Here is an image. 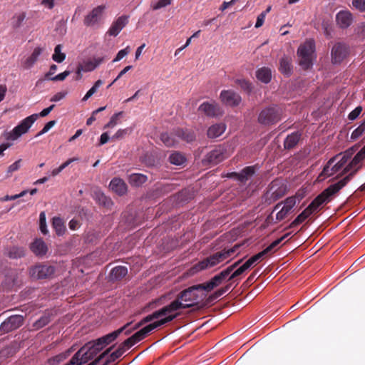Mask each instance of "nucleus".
I'll return each instance as SVG.
<instances>
[{"instance_id": "1", "label": "nucleus", "mask_w": 365, "mask_h": 365, "mask_svg": "<svg viewBox=\"0 0 365 365\" xmlns=\"http://www.w3.org/2000/svg\"><path fill=\"white\" fill-rule=\"evenodd\" d=\"M207 294L202 289L200 284L191 286L182 292L178 295L176 299L173 301L168 305L174 304L175 308L170 309L171 312L178 311L181 309H187L193 306L197 305L202 302Z\"/></svg>"}, {"instance_id": "2", "label": "nucleus", "mask_w": 365, "mask_h": 365, "mask_svg": "<svg viewBox=\"0 0 365 365\" xmlns=\"http://www.w3.org/2000/svg\"><path fill=\"white\" fill-rule=\"evenodd\" d=\"M357 148L358 145H356L346 150L344 153V156L341 158V163H336L335 165H332L338 155H335L330 158L326 163V165L324 166L322 171L317 177V181H323L327 178L332 176L333 175L339 172L344 165V164L347 162V160L354 153V152L357 150Z\"/></svg>"}, {"instance_id": "3", "label": "nucleus", "mask_w": 365, "mask_h": 365, "mask_svg": "<svg viewBox=\"0 0 365 365\" xmlns=\"http://www.w3.org/2000/svg\"><path fill=\"white\" fill-rule=\"evenodd\" d=\"M287 192V185L284 180L275 179L269 185L262 200L267 205H271L284 197Z\"/></svg>"}, {"instance_id": "4", "label": "nucleus", "mask_w": 365, "mask_h": 365, "mask_svg": "<svg viewBox=\"0 0 365 365\" xmlns=\"http://www.w3.org/2000/svg\"><path fill=\"white\" fill-rule=\"evenodd\" d=\"M242 259H240L232 264L227 267L226 269L221 271L219 274L215 275L210 279V280L200 284L202 289L205 290L206 294L211 292L215 288L217 287L226 279H228L229 275L233 271L234 269L237 268L238 265L242 262Z\"/></svg>"}, {"instance_id": "5", "label": "nucleus", "mask_w": 365, "mask_h": 365, "mask_svg": "<svg viewBox=\"0 0 365 365\" xmlns=\"http://www.w3.org/2000/svg\"><path fill=\"white\" fill-rule=\"evenodd\" d=\"M315 51V44L313 40H308L301 45L297 51L299 58V65L304 70L312 68V56Z\"/></svg>"}, {"instance_id": "6", "label": "nucleus", "mask_w": 365, "mask_h": 365, "mask_svg": "<svg viewBox=\"0 0 365 365\" xmlns=\"http://www.w3.org/2000/svg\"><path fill=\"white\" fill-rule=\"evenodd\" d=\"M235 252L233 249L217 252L195 264V268L200 271L212 267L224 261Z\"/></svg>"}, {"instance_id": "7", "label": "nucleus", "mask_w": 365, "mask_h": 365, "mask_svg": "<svg viewBox=\"0 0 365 365\" xmlns=\"http://www.w3.org/2000/svg\"><path fill=\"white\" fill-rule=\"evenodd\" d=\"M178 315H179V314H170L160 320L154 322L144 327L143 328H142L141 329L136 331L134 334L132 335V336H133L132 339H135V341L136 343L140 341L141 340L144 339L150 331H152L153 330H154L164 324H166L172 322L173 319L177 318L178 317Z\"/></svg>"}, {"instance_id": "8", "label": "nucleus", "mask_w": 365, "mask_h": 365, "mask_svg": "<svg viewBox=\"0 0 365 365\" xmlns=\"http://www.w3.org/2000/svg\"><path fill=\"white\" fill-rule=\"evenodd\" d=\"M38 118V115L32 114L22 120L18 125L14 127V129L7 134L6 139L15 140L23 134L26 133Z\"/></svg>"}, {"instance_id": "9", "label": "nucleus", "mask_w": 365, "mask_h": 365, "mask_svg": "<svg viewBox=\"0 0 365 365\" xmlns=\"http://www.w3.org/2000/svg\"><path fill=\"white\" fill-rule=\"evenodd\" d=\"M281 120V109L270 106L263 109L259 114L258 122L262 125H272Z\"/></svg>"}, {"instance_id": "10", "label": "nucleus", "mask_w": 365, "mask_h": 365, "mask_svg": "<svg viewBox=\"0 0 365 365\" xmlns=\"http://www.w3.org/2000/svg\"><path fill=\"white\" fill-rule=\"evenodd\" d=\"M336 195L333 190L329 186L318 195L307 207L313 214L319 210L322 205L331 201Z\"/></svg>"}, {"instance_id": "11", "label": "nucleus", "mask_w": 365, "mask_h": 365, "mask_svg": "<svg viewBox=\"0 0 365 365\" xmlns=\"http://www.w3.org/2000/svg\"><path fill=\"white\" fill-rule=\"evenodd\" d=\"M103 348V345L98 344V339H96L87 342L78 351H82L81 356L83 359V362L87 363L100 353Z\"/></svg>"}, {"instance_id": "12", "label": "nucleus", "mask_w": 365, "mask_h": 365, "mask_svg": "<svg viewBox=\"0 0 365 365\" xmlns=\"http://www.w3.org/2000/svg\"><path fill=\"white\" fill-rule=\"evenodd\" d=\"M24 318L21 315H12L6 319L0 325L2 333H9L23 325Z\"/></svg>"}, {"instance_id": "13", "label": "nucleus", "mask_w": 365, "mask_h": 365, "mask_svg": "<svg viewBox=\"0 0 365 365\" xmlns=\"http://www.w3.org/2000/svg\"><path fill=\"white\" fill-rule=\"evenodd\" d=\"M173 308H175L174 304H173V305L168 304V305L163 307V308L154 312L151 314L146 316L145 317L143 318L139 322H138L137 324H135V329H138L140 327H142L143 325H144L145 324L152 322L153 320H154L155 319H158L163 316L167 317L170 314H173L170 311V309H173ZM176 314L177 313H175V314Z\"/></svg>"}, {"instance_id": "14", "label": "nucleus", "mask_w": 365, "mask_h": 365, "mask_svg": "<svg viewBox=\"0 0 365 365\" xmlns=\"http://www.w3.org/2000/svg\"><path fill=\"white\" fill-rule=\"evenodd\" d=\"M55 269L53 266L38 264L32 267L30 269V274L33 278L46 279L53 274Z\"/></svg>"}, {"instance_id": "15", "label": "nucleus", "mask_w": 365, "mask_h": 365, "mask_svg": "<svg viewBox=\"0 0 365 365\" xmlns=\"http://www.w3.org/2000/svg\"><path fill=\"white\" fill-rule=\"evenodd\" d=\"M365 160V148L363 147L353 158L351 161L343 169L342 172L337 175V178L346 174L352 168L361 170L364 166V160Z\"/></svg>"}, {"instance_id": "16", "label": "nucleus", "mask_w": 365, "mask_h": 365, "mask_svg": "<svg viewBox=\"0 0 365 365\" xmlns=\"http://www.w3.org/2000/svg\"><path fill=\"white\" fill-rule=\"evenodd\" d=\"M105 9L106 6L104 5H100L94 8L85 16L83 19L84 25L87 27H93L97 25L101 19Z\"/></svg>"}, {"instance_id": "17", "label": "nucleus", "mask_w": 365, "mask_h": 365, "mask_svg": "<svg viewBox=\"0 0 365 365\" xmlns=\"http://www.w3.org/2000/svg\"><path fill=\"white\" fill-rule=\"evenodd\" d=\"M297 198L296 196L287 197L284 201V206L277 213L276 219L277 221H282L285 219L289 214L294 212V207L297 204Z\"/></svg>"}, {"instance_id": "18", "label": "nucleus", "mask_w": 365, "mask_h": 365, "mask_svg": "<svg viewBox=\"0 0 365 365\" xmlns=\"http://www.w3.org/2000/svg\"><path fill=\"white\" fill-rule=\"evenodd\" d=\"M226 158V150L222 146H218L208 153L204 160L208 163L217 165L224 160Z\"/></svg>"}, {"instance_id": "19", "label": "nucleus", "mask_w": 365, "mask_h": 365, "mask_svg": "<svg viewBox=\"0 0 365 365\" xmlns=\"http://www.w3.org/2000/svg\"><path fill=\"white\" fill-rule=\"evenodd\" d=\"M221 101L228 106H237L241 102V96L232 90H223L220 93Z\"/></svg>"}, {"instance_id": "20", "label": "nucleus", "mask_w": 365, "mask_h": 365, "mask_svg": "<svg viewBox=\"0 0 365 365\" xmlns=\"http://www.w3.org/2000/svg\"><path fill=\"white\" fill-rule=\"evenodd\" d=\"M331 62L340 63L348 55V48L341 43H336L331 49Z\"/></svg>"}, {"instance_id": "21", "label": "nucleus", "mask_w": 365, "mask_h": 365, "mask_svg": "<svg viewBox=\"0 0 365 365\" xmlns=\"http://www.w3.org/2000/svg\"><path fill=\"white\" fill-rule=\"evenodd\" d=\"M198 110L205 113L207 116L212 118L220 116L222 113L220 106L215 102H204L199 106Z\"/></svg>"}, {"instance_id": "22", "label": "nucleus", "mask_w": 365, "mask_h": 365, "mask_svg": "<svg viewBox=\"0 0 365 365\" xmlns=\"http://www.w3.org/2000/svg\"><path fill=\"white\" fill-rule=\"evenodd\" d=\"M128 16L123 15L118 17L109 28L108 34L110 36H116L120 31L128 24Z\"/></svg>"}, {"instance_id": "23", "label": "nucleus", "mask_w": 365, "mask_h": 365, "mask_svg": "<svg viewBox=\"0 0 365 365\" xmlns=\"http://www.w3.org/2000/svg\"><path fill=\"white\" fill-rule=\"evenodd\" d=\"M336 20L340 28L346 29L352 24V14L349 11H340L336 14Z\"/></svg>"}, {"instance_id": "24", "label": "nucleus", "mask_w": 365, "mask_h": 365, "mask_svg": "<svg viewBox=\"0 0 365 365\" xmlns=\"http://www.w3.org/2000/svg\"><path fill=\"white\" fill-rule=\"evenodd\" d=\"M173 134L178 138L187 143H191L195 140L196 135L195 132L190 129L176 128L173 130Z\"/></svg>"}, {"instance_id": "25", "label": "nucleus", "mask_w": 365, "mask_h": 365, "mask_svg": "<svg viewBox=\"0 0 365 365\" xmlns=\"http://www.w3.org/2000/svg\"><path fill=\"white\" fill-rule=\"evenodd\" d=\"M110 189L118 195H123L127 192L128 186L123 180L114 178L109 185Z\"/></svg>"}, {"instance_id": "26", "label": "nucleus", "mask_w": 365, "mask_h": 365, "mask_svg": "<svg viewBox=\"0 0 365 365\" xmlns=\"http://www.w3.org/2000/svg\"><path fill=\"white\" fill-rule=\"evenodd\" d=\"M226 128L227 125L224 123L213 124L208 128L207 135L211 139L217 138L225 133Z\"/></svg>"}, {"instance_id": "27", "label": "nucleus", "mask_w": 365, "mask_h": 365, "mask_svg": "<svg viewBox=\"0 0 365 365\" xmlns=\"http://www.w3.org/2000/svg\"><path fill=\"white\" fill-rule=\"evenodd\" d=\"M255 173V168L254 166H247L242 170L240 173H232L230 175L234 176L241 182H245Z\"/></svg>"}, {"instance_id": "28", "label": "nucleus", "mask_w": 365, "mask_h": 365, "mask_svg": "<svg viewBox=\"0 0 365 365\" xmlns=\"http://www.w3.org/2000/svg\"><path fill=\"white\" fill-rule=\"evenodd\" d=\"M302 134L299 132H294L288 135L284 141V148L287 150L294 148L299 143Z\"/></svg>"}, {"instance_id": "29", "label": "nucleus", "mask_w": 365, "mask_h": 365, "mask_svg": "<svg viewBox=\"0 0 365 365\" xmlns=\"http://www.w3.org/2000/svg\"><path fill=\"white\" fill-rule=\"evenodd\" d=\"M123 333L122 329H118L111 333H109L102 337H100L98 339V344L103 345L106 347L107 345L110 344L111 342L115 341L120 334Z\"/></svg>"}, {"instance_id": "30", "label": "nucleus", "mask_w": 365, "mask_h": 365, "mask_svg": "<svg viewBox=\"0 0 365 365\" xmlns=\"http://www.w3.org/2000/svg\"><path fill=\"white\" fill-rule=\"evenodd\" d=\"M30 248L36 255L40 256L46 255L48 250L46 243L41 239L36 240L32 242Z\"/></svg>"}, {"instance_id": "31", "label": "nucleus", "mask_w": 365, "mask_h": 365, "mask_svg": "<svg viewBox=\"0 0 365 365\" xmlns=\"http://www.w3.org/2000/svg\"><path fill=\"white\" fill-rule=\"evenodd\" d=\"M279 71L284 76H289L292 73L291 58L284 56L279 60Z\"/></svg>"}, {"instance_id": "32", "label": "nucleus", "mask_w": 365, "mask_h": 365, "mask_svg": "<svg viewBox=\"0 0 365 365\" xmlns=\"http://www.w3.org/2000/svg\"><path fill=\"white\" fill-rule=\"evenodd\" d=\"M4 255L13 259L21 258L25 255V249L22 247L13 246L7 248Z\"/></svg>"}, {"instance_id": "33", "label": "nucleus", "mask_w": 365, "mask_h": 365, "mask_svg": "<svg viewBox=\"0 0 365 365\" xmlns=\"http://www.w3.org/2000/svg\"><path fill=\"white\" fill-rule=\"evenodd\" d=\"M147 175L141 173H132L128 177L129 183L134 187H139L146 182Z\"/></svg>"}, {"instance_id": "34", "label": "nucleus", "mask_w": 365, "mask_h": 365, "mask_svg": "<svg viewBox=\"0 0 365 365\" xmlns=\"http://www.w3.org/2000/svg\"><path fill=\"white\" fill-rule=\"evenodd\" d=\"M257 78L264 83H268L272 78V72L269 68L262 67L256 71Z\"/></svg>"}, {"instance_id": "35", "label": "nucleus", "mask_w": 365, "mask_h": 365, "mask_svg": "<svg viewBox=\"0 0 365 365\" xmlns=\"http://www.w3.org/2000/svg\"><path fill=\"white\" fill-rule=\"evenodd\" d=\"M160 140L167 147L175 146L178 143V138L173 134V130L170 133H161Z\"/></svg>"}, {"instance_id": "36", "label": "nucleus", "mask_w": 365, "mask_h": 365, "mask_svg": "<svg viewBox=\"0 0 365 365\" xmlns=\"http://www.w3.org/2000/svg\"><path fill=\"white\" fill-rule=\"evenodd\" d=\"M41 52L42 48L40 47L35 48L31 55L23 62L24 67L25 68H31L38 60V58L41 55Z\"/></svg>"}, {"instance_id": "37", "label": "nucleus", "mask_w": 365, "mask_h": 365, "mask_svg": "<svg viewBox=\"0 0 365 365\" xmlns=\"http://www.w3.org/2000/svg\"><path fill=\"white\" fill-rule=\"evenodd\" d=\"M247 270L245 269V267L242 264L240 267H239L236 269H233V271L231 272V274L229 275V277L227 279L228 282L235 283L236 282V285L239 284V280L240 277L244 275Z\"/></svg>"}, {"instance_id": "38", "label": "nucleus", "mask_w": 365, "mask_h": 365, "mask_svg": "<svg viewBox=\"0 0 365 365\" xmlns=\"http://www.w3.org/2000/svg\"><path fill=\"white\" fill-rule=\"evenodd\" d=\"M348 174L341 180L338 181L336 183L330 185V187L333 190V191L336 194L339 192L344 187H345L354 178V176L351 175L349 173Z\"/></svg>"}, {"instance_id": "39", "label": "nucleus", "mask_w": 365, "mask_h": 365, "mask_svg": "<svg viewBox=\"0 0 365 365\" xmlns=\"http://www.w3.org/2000/svg\"><path fill=\"white\" fill-rule=\"evenodd\" d=\"M310 211L306 208L302 212H301L286 229H290L298 226L302 224L307 218L311 215Z\"/></svg>"}, {"instance_id": "40", "label": "nucleus", "mask_w": 365, "mask_h": 365, "mask_svg": "<svg viewBox=\"0 0 365 365\" xmlns=\"http://www.w3.org/2000/svg\"><path fill=\"white\" fill-rule=\"evenodd\" d=\"M128 274V269L124 266H117L111 269L110 274L113 279L120 280Z\"/></svg>"}, {"instance_id": "41", "label": "nucleus", "mask_w": 365, "mask_h": 365, "mask_svg": "<svg viewBox=\"0 0 365 365\" xmlns=\"http://www.w3.org/2000/svg\"><path fill=\"white\" fill-rule=\"evenodd\" d=\"M96 200L104 207H110L112 205L111 199L101 191H97L94 194Z\"/></svg>"}, {"instance_id": "42", "label": "nucleus", "mask_w": 365, "mask_h": 365, "mask_svg": "<svg viewBox=\"0 0 365 365\" xmlns=\"http://www.w3.org/2000/svg\"><path fill=\"white\" fill-rule=\"evenodd\" d=\"M52 226L58 235H62L66 230L63 220L58 217L53 218Z\"/></svg>"}, {"instance_id": "43", "label": "nucleus", "mask_w": 365, "mask_h": 365, "mask_svg": "<svg viewBox=\"0 0 365 365\" xmlns=\"http://www.w3.org/2000/svg\"><path fill=\"white\" fill-rule=\"evenodd\" d=\"M26 19V13L25 12H20L18 14H16L14 15V16L11 19V26L14 29H18L21 26L22 23Z\"/></svg>"}, {"instance_id": "44", "label": "nucleus", "mask_w": 365, "mask_h": 365, "mask_svg": "<svg viewBox=\"0 0 365 365\" xmlns=\"http://www.w3.org/2000/svg\"><path fill=\"white\" fill-rule=\"evenodd\" d=\"M169 160L173 165H181L185 163V158L182 154L175 152L170 155Z\"/></svg>"}, {"instance_id": "45", "label": "nucleus", "mask_w": 365, "mask_h": 365, "mask_svg": "<svg viewBox=\"0 0 365 365\" xmlns=\"http://www.w3.org/2000/svg\"><path fill=\"white\" fill-rule=\"evenodd\" d=\"M103 84V81L101 79L96 81L93 86L87 91L84 97L82 98L83 101H86L90 97H91L98 89Z\"/></svg>"}, {"instance_id": "46", "label": "nucleus", "mask_w": 365, "mask_h": 365, "mask_svg": "<svg viewBox=\"0 0 365 365\" xmlns=\"http://www.w3.org/2000/svg\"><path fill=\"white\" fill-rule=\"evenodd\" d=\"M52 58L57 63L63 62L66 58V54L61 53V45H57L54 48V53L52 56Z\"/></svg>"}, {"instance_id": "47", "label": "nucleus", "mask_w": 365, "mask_h": 365, "mask_svg": "<svg viewBox=\"0 0 365 365\" xmlns=\"http://www.w3.org/2000/svg\"><path fill=\"white\" fill-rule=\"evenodd\" d=\"M133 131L131 128L119 129L111 138L113 140H118L124 138L126 135H130Z\"/></svg>"}, {"instance_id": "48", "label": "nucleus", "mask_w": 365, "mask_h": 365, "mask_svg": "<svg viewBox=\"0 0 365 365\" xmlns=\"http://www.w3.org/2000/svg\"><path fill=\"white\" fill-rule=\"evenodd\" d=\"M365 133V118L363 122L351 133V139L356 140Z\"/></svg>"}, {"instance_id": "49", "label": "nucleus", "mask_w": 365, "mask_h": 365, "mask_svg": "<svg viewBox=\"0 0 365 365\" xmlns=\"http://www.w3.org/2000/svg\"><path fill=\"white\" fill-rule=\"evenodd\" d=\"M71 349H68L66 351L61 353L50 359L49 362L53 364H59L61 361H64L71 354Z\"/></svg>"}, {"instance_id": "50", "label": "nucleus", "mask_w": 365, "mask_h": 365, "mask_svg": "<svg viewBox=\"0 0 365 365\" xmlns=\"http://www.w3.org/2000/svg\"><path fill=\"white\" fill-rule=\"evenodd\" d=\"M232 286V282H229L227 284H226L225 287L220 288L217 291H215L210 297V299H216L218 297L222 296L225 294L227 292L230 290Z\"/></svg>"}, {"instance_id": "51", "label": "nucleus", "mask_w": 365, "mask_h": 365, "mask_svg": "<svg viewBox=\"0 0 365 365\" xmlns=\"http://www.w3.org/2000/svg\"><path fill=\"white\" fill-rule=\"evenodd\" d=\"M51 321L50 314H44L39 319H38L34 324L36 329H41L47 325Z\"/></svg>"}, {"instance_id": "52", "label": "nucleus", "mask_w": 365, "mask_h": 365, "mask_svg": "<svg viewBox=\"0 0 365 365\" xmlns=\"http://www.w3.org/2000/svg\"><path fill=\"white\" fill-rule=\"evenodd\" d=\"M124 353L125 351H123V349L120 348L118 346V349L115 351L110 354L106 361V364L114 362L116 359L120 358Z\"/></svg>"}, {"instance_id": "53", "label": "nucleus", "mask_w": 365, "mask_h": 365, "mask_svg": "<svg viewBox=\"0 0 365 365\" xmlns=\"http://www.w3.org/2000/svg\"><path fill=\"white\" fill-rule=\"evenodd\" d=\"M123 115V112H118L111 116L108 123L104 125V129L113 128L118 124L119 118Z\"/></svg>"}, {"instance_id": "54", "label": "nucleus", "mask_w": 365, "mask_h": 365, "mask_svg": "<svg viewBox=\"0 0 365 365\" xmlns=\"http://www.w3.org/2000/svg\"><path fill=\"white\" fill-rule=\"evenodd\" d=\"M271 6H269L265 11H262L259 15H258L255 24V28H259L263 25L265 17L267 14L271 11Z\"/></svg>"}, {"instance_id": "55", "label": "nucleus", "mask_w": 365, "mask_h": 365, "mask_svg": "<svg viewBox=\"0 0 365 365\" xmlns=\"http://www.w3.org/2000/svg\"><path fill=\"white\" fill-rule=\"evenodd\" d=\"M94 69H96V66L93 63L92 61H89L86 63L84 68H83L81 66H78L77 68V79H79V75L81 74V71L88 72V71H92Z\"/></svg>"}, {"instance_id": "56", "label": "nucleus", "mask_w": 365, "mask_h": 365, "mask_svg": "<svg viewBox=\"0 0 365 365\" xmlns=\"http://www.w3.org/2000/svg\"><path fill=\"white\" fill-rule=\"evenodd\" d=\"M133 336L128 338L125 339L123 343H121L119 346L120 348L123 349V351L125 352L128 349L131 348L133 346H134L136 342L135 341V339H132Z\"/></svg>"}, {"instance_id": "57", "label": "nucleus", "mask_w": 365, "mask_h": 365, "mask_svg": "<svg viewBox=\"0 0 365 365\" xmlns=\"http://www.w3.org/2000/svg\"><path fill=\"white\" fill-rule=\"evenodd\" d=\"M39 222H40V230L41 231V232L43 234V235H46L48 233V230H47V227H46V215H45V213L43 212H41L40 213V216H39Z\"/></svg>"}, {"instance_id": "58", "label": "nucleus", "mask_w": 365, "mask_h": 365, "mask_svg": "<svg viewBox=\"0 0 365 365\" xmlns=\"http://www.w3.org/2000/svg\"><path fill=\"white\" fill-rule=\"evenodd\" d=\"M352 5L359 11H365V0H352Z\"/></svg>"}, {"instance_id": "59", "label": "nucleus", "mask_w": 365, "mask_h": 365, "mask_svg": "<svg viewBox=\"0 0 365 365\" xmlns=\"http://www.w3.org/2000/svg\"><path fill=\"white\" fill-rule=\"evenodd\" d=\"M21 160L19 159L9 166L7 170V175L9 176L12 173L18 170L21 167Z\"/></svg>"}, {"instance_id": "60", "label": "nucleus", "mask_w": 365, "mask_h": 365, "mask_svg": "<svg viewBox=\"0 0 365 365\" xmlns=\"http://www.w3.org/2000/svg\"><path fill=\"white\" fill-rule=\"evenodd\" d=\"M237 83L244 90L250 91L252 90L251 83L245 79H238Z\"/></svg>"}, {"instance_id": "61", "label": "nucleus", "mask_w": 365, "mask_h": 365, "mask_svg": "<svg viewBox=\"0 0 365 365\" xmlns=\"http://www.w3.org/2000/svg\"><path fill=\"white\" fill-rule=\"evenodd\" d=\"M71 72L69 71H65L64 72L59 73L53 77L49 78V80L53 81H62L66 79L67 76L70 75Z\"/></svg>"}, {"instance_id": "62", "label": "nucleus", "mask_w": 365, "mask_h": 365, "mask_svg": "<svg viewBox=\"0 0 365 365\" xmlns=\"http://www.w3.org/2000/svg\"><path fill=\"white\" fill-rule=\"evenodd\" d=\"M129 53V47H126L124 49L120 50L115 58L113 60V62H117L121 60L123 58H124L125 56H127Z\"/></svg>"}, {"instance_id": "63", "label": "nucleus", "mask_w": 365, "mask_h": 365, "mask_svg": "<svg viewBox=\"0 0 365 365\" xmlns=\"http://www.w3.org/2000/svg\"><path fill=\"white\" fill-rule=\"evenodd\" d=\"M362 111V108L361 106H357L355 109H354L348 115V118L350 120H354L356 119L360 113Z\"/></svg>"}, {"instance_id": "64", "label": "nucleus", "mask_w": 365, "mask_h": 365, "mask_svg": "<svg viewBox=\"0 0 365 365\" xmlns=\"http://www.w3.org/2000/svg\"><path fill=\"white\" fill-rule=\"evenodd\" d=\"M171 4L170 0H159L155 4L153 5V10H158L163 7H165Z\"/></svg>"}]
</instances>
